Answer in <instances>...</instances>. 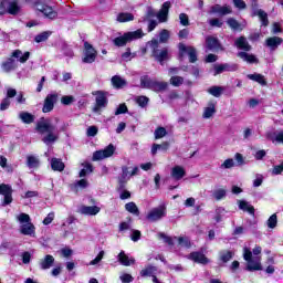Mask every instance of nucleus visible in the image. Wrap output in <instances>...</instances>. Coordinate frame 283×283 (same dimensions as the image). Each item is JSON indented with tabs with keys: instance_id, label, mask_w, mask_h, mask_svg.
I'll return each mask as SVG.
<instances>
[{
	"instance_id": "f257e3e1",
	"label": "nucleus",
	"mask_w": 283,
	"mask_h": 283,
	"mask_svg": "<svg viewBox=\"0 0 283 283\" xmlns=\"http://www.w3.org/2000/svg\"><path fill=\"white\" fill-rule=\"evenodd\" d=\"M35 129L43 136L42 143H44V145H53V143L59 140V127L52 124V118H40Z\"/></svg>"
},
{
	"instance_id": "f03ea898",
	"label": "nucleus",
	"mask_w": 283,
	"mask_h": 283,
	"mask_svg": "<svg viewBox=\"0 0 283 283\" xmlns=\"http://www.w3.org/2000/svg\"><path fill=\"white\" fill-rule=\"evenodd\" d=\"M136 39H143V30H136V31H132V32H126L123 35L115 38L113 40L114 45H116V48H125V45H127V43H132V41H136Z\"/></svg>"
},
{
	"instance_id": "7ed1b4c3",
	"label": "nucleus",
	"mask_w": 283,
	"mask_h": 283,
	"mask_svg": "<svg viewBox=\"0 0 283 283\" xmlns=\"http://www.w3.org/2000/svg\"><path fill=\"white\" fill-rule=\"evenodd\" d=\"M243 260L248 262L247 271H262V258H253V252L249 248L243 249Z\"/></svg>"
},
{
	"instance_id": "20e7f679",
	"label": "nucleus",
	"mask_w": 283,
	"mask_h": 283,
	"mask_svg": "<svg viewBox=\"0 0 283 283\" xmlns=\"http://www.w3.org/2000/svg\"><path fill=\"white\" fill-rule=\"evenodd\" d=\"M24 1L30 2L32 0H24ZM33 7L35 8V10H38V12H41L45 17V19H51V21H53L54 19H56V17H59V13L56 12V10H54V8L45 4L41 0H36L33 3Z\"/></svg>"
},
{
	"instance_id": "39448f33",
	"label": "nucleus",
	"mask_w": 283,
	"mask_h": 283,
	"mask_svg": "<svg viewBox=\"0 0 283 283\" xmlns=\"http://www.w3.org/2000/svg\"><path fill=\"white\" fill-rule=\"evenodd\" d=\"M149 45L156 61H158L160 65H165V61H169V50L167 48L158 50V40H151Z\"/></svg>"
},
{
	"instance_id": "423d86ee",
	"label": "nucleus",
	"mask_w": 283,
	"mask_h": 283,
	"mask_svg": "<svg viewBox=\"0 0 283 283\" xmlns=\"http://www.w3.org/2000/svg\"><path fill=\"white\" fill-rule=\"evenodd\" d=\"M156 17V11L151 8H147V12L144 17L140 18L139 22L145 23L148 21V32H154L156 30V27L158 25V21L153 20Z\"/></svg>"
},
{
	"instance_id": "0eeeda50",
	"label": "nucleus",
	"mask_w": 283,
	"mask_h": 283,
	"mask_svg": "<svg viewBox=\"0 0 283 283\" xmlns=\"http://www.w3.org/2000/svg\"><path fill=\"white\" fill-rule=\"evenodd\" d=\"M93 94L96 96L93 112L95 114H98L101 109H105V107H107V95L105 94V92H102V91H97Z\"/></svg>"
},
{
	"instance_id": "6e6552de",
	"label": "nucleus",
	"mask_w": 283,
	"mask_h": 283,
	"mask_svg": "<svg viewBox=\"0 0 283 283\" xmlns=\"http://www.w3.org/2000/svg\"><path fill=\"white\" fill-rule=\"evenodd\" d=\"M165 216H167V208H165V206H159L151 209L146 218L149 222H158V220H163Z\"/></svg>"
},
{
	"instance_id": "1a4fd4ad",
	"label": "nucleus",
	"mask_w": 283,
	"mask_h": 283,
	"mask_svg": "<svg viewBox=\"0 0 283 283\" xmlns=\"http://www.w3.org/2000/svg\"><path fill=\"white\" fill-rule=\"evenodd\" d=\"M96 56H98L96 49H94V46L88 42H84V56L82 59V62L94 63V61H96Z\"/></svg>"
},
{
	"instance_id": "9d476101",
	"label": "nucleus",
	"mask_w": 283,
	"mask_h": 283,
	"mask_svg": "<svg viewBox=\"0 0 283 283\" xmlns=\"http://www.w3.org/2000/svg\"><path fill=\"white\" fill-rule=\"evenodd\" d=\"M114 151H116V147H114V144H109L106 148L103 150H96L93 154V160H105V158H112L114 156Z\"/></svg>"
},
{
	"instance_id": "9b49d317",
	"label": "nucleus",
	"mask_w": 283,
	"mask_h": 283,
	"mask_svg": "<svg viewBox=\"0 0 283 283\" xmlns=\"http://www.w3.org/2000/svg\"><path fill=\"white\" fill-rule=\"evenodd\" d=\"M57 102H59V94L52 93L46 95V97L44 98L43 107H42L43 114H50V112L54 109V105H56Z\"/></svg>"
},
{
	"instance_id": "f8f14e48",
	"label": "nucleus",
	"mask_w": 283,
	"mask_h": 283,
	"mask_svg": "<svg viewBox=\"0 0 283 283\" xmlns=\"http://www.w3.org/2000/svg\"><path fill=\"white\" fill-rule=\"evenodd\" d=\"M251 6L253 9V17H259L262 25H269V14H266L264 10L258 9V0H252Z\"/></svg>"
},
{
	"instance_id": "ddd939ff",
	"label": "nucleus",
	"mask_w": 283,
	"mask_h": 283,
	"mask_svg": "<svg viewBox=\"0 0 283 283\" xmlns=\"http://www.w3.org/2000/svg\"><path fill=\"white\" fill-rule=\"evenodd\" d=\"M6 13L17 15L21 12L19 0H4Z\"/></svg>"
},
{
	"instance_id": "4468645a",
	"label": "nucleus",
	"mask_w": 283,
	"mask_h": 283,
	"mask_svg": "<svg viewBox=\"0 0 283 283\" xmlns=\"http://www.w3.org/2000/svg\"><path fill=\"white\" fill-rule=\"evenodd\" d=\"M179 52L182 53H187L189 56V62L190 63H196L198 61V53L196 51V48L193 46H187L184 43L179 44Z\"/></svg>"
},
{
	"instance_id": "2eb2a0df",
	"label": "nucleus",
	"mask_w": 283,
	"mask_h": 283,
	"mask_svg": "<svg viewBox=\"0 0 283 283\" xmlns=\"http://www.w3.org/2000/svg\"><path fill=\"white\" fill-rule=\"evenodd\" d=\"M17 67H19V63L12 56L1 63V70L6 74H10V72H14V70H17Z\"/></svg>"
},
{
	"instance_id": "dca6fc26",
	"label": "nucleus",
	"mask_w": 283,
	"mask_h": 283,
	"mask_svg": "<svg viewBox=\"0 0 283 283\" xmlns=\"http://www.w3.org/2000/svg\"><path fill=\"white\" fill-rule=\"evenodd\" d=\"M238 70V64H217L214 65V76H218V74H222V72H235Z\"/></svg>"
},
{
	"instance_id": "f3484780",
	"label": "nucleus",
	"mask_w": 283,
	"mask_h": 283,
	"mask_svg": "<svg viewBox=\"0 0 283 283\" xmlns=\"http://www.w3.org/2000/svg\"><path fill=\"white\" fill-rule=\"evenodd\" d=\"M169 8H171V2L166 1L164 2L159 12L156 13V17L160 23H165L167 21V17H169Z\"/></svg>"
},
{
	"instance_id": "a211bd4d",
	"label": "nucleus",
	"mask_w": 283,
	"mask_h": 283,
	"mask_svg": "<svg viewBox=\"0 0 283 283\" xmlns=\"http://www.w3.org/2000/svg\"><path fill=\"white\" fill-rule=\"evenodd\" d=\"M206 48L211 52H218V50H222L218 38H213L211 35L206 38Z\"/></svg>"
},
{
	"instance_id": "6ab92c4d",
	"label": "nucleus",
	"mask_w": 283,
	"mask_h": 283,
	"mask_svg": "<svg viewBox=\"0 0 283 283\" xmlns=\"http://www.w3.org/2000/svg\"><path fill=\"white\" fill-rule=\"evenodd\" d=\"M78 213L82 216H97V213H101V208L98 206H81Z\"/></svg>"
},
{
	"instance_id": "aec40b11",
	"label": "nucleus",
	"mask_w": 283,
	"mask_h": 283,
	"mask_svg": "<svg viewBox=\"0 0 283 283\" xmlns=\"http://www.w3.org/2000/svg\"><path fill=\"white\" fill-rule=\"evenodd\" d=\"M170 176L174 180H182L187 176V170L182 166H174L170 170Z\"/></svg>"
},
{
	"instance_id": "412c9836",
	"label": "nucleus",
	"mask_w": 283,
	"mask_h": 283,
	"mask_svg": "<svg viewBox=\"0 0 283 283\" xmlns=\"http://www.w3.org/2000/svg\"><path fill=\"white\" fill-rule=\"evenodd\" d=\"M11 57L17 59V63H28V60L30 59V51L23 53L21 50H14L11 53Z\"/></svg>"
},
{
	"instance_id": "4be33fe9",
	"label": "nucleus",
	"mask_w": 283,
	"mask_h": 283,
	"mask_svg": "<svg viewBox=\"0 0 283 283\" xmlns=\"http://www.w3.org/2000/svg\"><path fill=\"white\" fill-rule=\"evenodd\" d=\"M39 266L42 271H48V269H52L54 266V256L51 254H46L43 259L39 261Z\"/></svg>"
},
{
	"instance_id": "5701e85b",
	"label": "nucleus",
	"mask_w": 283,
	"mask_h": 283,
	"mask_svg": "<svg viewBox=\"0 0 283 283\" xmlns=\"http://www.w3.org/2000/svg\"><path fill=\"white\" fill-rule=\"evenodd\" d=\"M35 231L36 228L32 222L20 226V233H22V235H30L31 238H34V235H36Z\"/></svg>"
},
{
	"instance_id": "b1692460",
	"label": "nucleus",
	"mask_w": 283,
	"mask_h": 283,
	"mask_svg": "<svg viewBox=\"0 0 283 283\" xmlns=\"http://www.w3.org/2000/svg\"><path fill=\"white\" fill-rule=\"evenodd\" d=\"M188 259L197 262V264H209V259L201 252H191Z\"/></svg>"
},
{
	"instance_id": "393cba45",
	"label": "nucleus",
	"mask_w": 283,
	"mask_h": 283,
	"mask_svg": "<svg viewBox=\"0 0 283 283\" xmlns=\"http://www.w3.org/2000/svg\"><path fill=\"white\" fill-rule=\"evenodd\" d=\"M235 48L238 50H243V52H251V44H249V41L244 36H240L234 41Z\"/></svg>"
},
{
	"instance_id": "a878e982",
	"label": "nucleus",
	"mask_w": 283,
	"mask_h": 283,
	"mask_svg": "<svg viewBox=\"0 0 283 283\" xmlns=\"http://www.w3.org/2000/svg\"><path fill=\"white\" fill-rule=\"evenodd\" d=\"M117 260L123 266H132V264H136V259L129 258L127 254H125V251L119 252Z\"/></svg>"
},
{
	"instance_id": "bb28decb",
	"label": "nucleus",
	"mask_w": 283,
	"mask_h": 283,
	"mask_svg": "<svg viewBox=\"0 0 283 283\" xmlns=\"http://www.w3.org/2000/svg\"><path fill=\"white\" fill-rule=\"evenodd\" d=\"M111 82L115 90H123V87H127V80L123 78L119 75H114Z\"/></svg>"
},
{
	"instance_id": "cd10ccee",
	"label": "nucleus",
	"mask_w": 283,
	"mask_h": 283,
	"mask_svg": "<svg viewBox=\"0 0 283 283\" xmlns=\"http://www.w3.org/2000/svg\"><path fill=\"white\" fill-rule=\"evenodd\" d=\"M265 137L272 143L283 144V132H269Z\"/></svg>"
},
{
	"instance_id": "c85d7f7f",
	"label": "nucleus",
	"mask_w": 283,
	"mask_h": 283,
	"mask_svg": "<svg viewBox=\"0 0 283 283\" xmlns=\"http://www.w3.org/2000/svg\"><path fill=\"white\" fill-rule=\"evenodd\" d=\"M156 80L149 77V75H143L140 77V87L143 90H153Z\"/></svg>"
},
{
	"instance_id": "c756f323",
	"label": "nucleus",
	"mask_w": 283,
	"mask_h": 283,
	"mask_svg": "<svg viewBox=\"0 0 283 283\" xmlns=\"http://www.w3.org/2000/svg\"><path fill=\"white\" fill-rule=\"evenodd\" d=\"M212 14H231V7H222L220 4H216L213 7H211V11Z\"/></svg>"
},
{
	"instance_id": "7c9ffc66",
	"label": "nucleus",
	"mask_w": 283,
	"mask_h": 283,
	"mask_svg": "<svg viewBox=\"0 0 283 283\" xmlns=\"http://www.w3.org/2000/svg\"><path fill=\"white\" fill-rule=\"evenodd\" d=\"M40 165L41 160H39V157L34 155H29L27 157V166L29 167V169H39Z\"/></svg>"
},
{
	"instance_id": "2f4dec72",
	"label": "nucleus",
	"mask_w": 283,
	"mask_h": 283,
	"mask_svg": "<svg viewBox=\"0 0 283 283\" xmlns=\"http://www.w3.org/2000/svg\"><path fill=\"white\" fill-rule=\"evenodd\" d=\"M227 23L231 30H234V32H242V30L247 27V24H242L233 18L228 19Z\"/></svg>"
},
{
	"instance_id": "473e14b6",
	"label": "nucleus",
	"mask_w": 283,
	"mask_h": 283,
	"mask_svg": "<svg viewBox=\"0 0 283 283\" xmlns=\"http://www.w3.org/2000/svg\"><path fill=\"white\" fill-rule=\"evenodd\" d=\"M282 38L280 36H272L268 38L265 43L268 48H271V50H276L279 45H282Z\"/></svg>"
},
{
	"instance_id": "72a5a7b5",
	"label": "nucleus",
	"mask_w": 283,
	"mask_h": 283,
	"mask_svg": "<svg viewBox=\"0 0 283 283\" xmlns=\"http://www.w3.org/2000/svg\"><path fill=\"white\" fill-rule=\"evenodd\" d=\"M216 114V102H209L207 107L203 108V118H211Z\"/></svg>"
},
{
	"instance_id": "f704fd0d",
	"label": "nucleus",
	"mask_w": 283,
	"mask_h": 283,
	"mask_svg": "<svg viewBox=\"0 0 283 283\" xmlns=\"http://www.w3.org/2000/svg\"><path fill=\"white\" fill-rule=\"evenodd\" d=\"M19 118L24 123V125H32L34 123V115L28 112H20L19 113Z\"/></svg>"
},
{
	"instance_id": "c9c22d12",
	"label": "nucleus",
	"mask_w": 283,
	"mask_h": 283,
	"mask_svg": "<svg viewBox=\"0 0 283 283\" xmlns=\"http://www.w3.org/2000/svg\"><path fill=\"white\" fill-rule=\"evenodd\" d=\"M168 87H169V83L155 80L151 92H156V93L165 92V90H167Z\"/></svg>"
},
{
	"instance_id": "e433bc0d",
	"label": "nucleus",
	"mask_w": 283,
	"mask_h": 283,
	"mask_svg": "<svg viewBox=\"0 0 283 283\" xmlns=\"http://www.w3.org/2000/svg\"><path fill=\"white\" fill-rule=\"evenodd\" d=\"M239 59H242V61H245V63H259L258 57L253 54H249L247 52H239L238 53Z\"/></svg>"
},
{
	"instance_id": "4c0bfd02",
	"label": "nucleus",
	"mask_w": 283,
	"mask_h": 283,
	"mask_svg": "<svg viewBox=\"0 0 283 283\" xmlns=\"http://www.w3.org/2000/svg\"><path fill=\"white\" fill-rule=\"evenodd\" d=\"M51 169H53V171H63V169H65V164L59 158H52Z\"/></svg>"
},
{
	"instance_id": "58836bf2",
	"label": "nucleus",
	"mask_w": 283,
	"mask_h": 283,
	"mask_svg": "<svg viewBox=\"0 0 283 283\" xmlns=\"http://www.w3.org/2000/svg\"><path fill=\"white\" fill-rule=\"evenodd\" d=\"M239 209H241V211H248L250 216H255V208L244 200L239 201Z\"/></svg>"
},
{
	"instance_id": "ea45409f",
	"label": "nucleus",
	"mask_w": 283,
	"mask_h": 283,
	"mask_svg": "<svg viewBox=\"0 0 283 283\" xmlns=\"http://www.w3.org/2000/svg\"><path fill=\"white\" fill-rule=\"evenodd\" d=\"M219 260L227 264L230 260H233V251L231 250H223L219 252Z\"/></svg>"
},
{
	"instance_id": "a19ab883",
	"label": "nucleus",
	"mask_w": 283,
	"mask_h": 283,
	"mask_svg": "<svg viewBox=\"0 0 283 283\" xmlns=\"http://www.w3.org/2000/svg\"><path fill=\"white\" fill-rule=\"evenodd\" d=\"M224 93V87L222 86H211L208 88V94L211 96H214V98H220L222 94Z\"/></svg>"
},
{
	"instance_id": "79ce46f5",
	"label": "nucleus",
	"mask_w": 283,
	"mask_h": 283,
	"mask_svg": "<svg viewBox=\"0 0 283 283\" xmlns=\"http://www.w3.org/2000/svg\"><path fill=\"white\" fill-rule=\"evenodd\" d=\"M125 209L126 211H128V213H132L133 216H140V210L138 209V206H136V202L134 201L126 203Z\"/></svg>"
},
{
	"instance_id": "37998d69",
	"label": "nucleus",
	"mask_w": 283,
	"mask_h": 283,
	"mask_svg": "<svg viewBox=\"0 0 283 283\" xmlns=\"http://www.w3.org/2000/svg\"><path fill=\"white\" fill-rule=\"evenodd\" d=\"M116 21L118 23H127V21H134V15L129 12H122L117 15Z\"/></svg>"
},
{
	"instance_id": "c03bdc74",
	"label": "nucleus",
	"mask_w": 283,
	"mask_h": 283,
	"mask_svg": "<svg viewBox=\"0 0 283 283\" xmlns=\"http://www.w3.org/2000/svg\"><path fill=\"white\" fill-rule=\"evenodd\" d=\"M129 177H132V174H129V168L127 167H123L122 168V177L119 178V185L120 188L123 189V185H125V182H127V180H129Z\"/></svg>"
},
{
	"instance_id": "a18cd8bd",
	"label": "nucleus",
	"mask_w": 283,
	"mask_h": 283,
	"mask_svg": "<svg viewBox=\"0 0 283 283\" xmlns=\"http://www.w3.org/2000/svg\"><path fill=\"white\" fill-rule=\"evenodd\" d=\"M82 166H84V169L80 170V174H78L80 178H85V176L94 171V167L90 163H84L82 164Z\"/></svg>"
},
{
	"instance_id": "49530a36",
	"label": "nucleus",
	"mask_w": 283,
	"mask_h": 283,
	"mask_svg": "<svg viewBox=\"0 0 283 283\" xmlns=\"http://www.w3.org/2000/svg\"><path fill=\"white\" fill-rule=\"evenodd\" d=\"M248 78H250V81H255V83H259L260 85H266V80H264V75L262 74H249Z\"/></svg>"
},
{
	"instance_id": "de8ad7c7",
	"label": "nucleus",
	"mask_w": 283,
	"mask_h": 283,
	"mask_svg": "<svg viewBox=\"0 0 283 283\" xmlns=\"http://www.w3.org/2000/svg\"><path fill=\"white\" fill-rule=\"evenodd\" d=\"M169 83L170 85H172V87H180V85L185 83V77L179 75H174L170 77Z\"/></svg>"
},
{
	"instance_id": "09e8293b",
	"label": "nucleus",
	"mask_w": 283,
	"mask_h": 283,
	"mask_svg": "<svg viewBox=\"0 0 283 283\" xmlns=\"http://www.w3.org/2000/svg\"><path fill=\"white\" fill-rule=\"evenodd\" d=\"M158 149L167 151V149H169V143L165 142L164 144H154L151 147L153 156H156V154H158Z\"/></svg>"
},
{
	"instance_id": "8fccbe9b",
	"label": "nucleus",
	"mask_w": 283,
	"mask_h": 283,
	"mask_svg": "<svg viewBox=\"0 0 283 283\" xmlns=\"http://www.w3.org/2000/svg\"><path fill=\"white\" fill-rule=\"evenodd\" d=\"M50 34H52V32L44 31V32L35 35V38H34L35 43H43L44 41H48V39H50Z\"/></svg>"
},
{
	"instance_id": "3c124183",
	"label": "nucleus",
	"mask_w": 283,
	"mask_h": 283,
	"mask_svg": "<svg viewBox=\"0 0 283 283\" xmlns=\"http://www.w3.org/2000/svg\"><path fill=\"white\" fill-rule=\"evenodd\" d=\"M17 220H18V222H20L21 226L29 224V223L32 222L31 219H30V214L24 213V212L17 216Z\"/></svg>"
},
{
	"instance_id": "603ef678",
	"label": "nucleus",
	"mask_w": 283,
	"mask_h": 283,
	"mask_svg": "<svg viewBox=\"0 0 283 283\" xmlns=\"http://www.w3.org/2000/svg\"><path fill=\"white\" fill-rule=\"evenodd\" d=\"M87 185H88L87 179L77 180L73 185L74 191H78V189H86Z\"/></svg>"
},
{
	"instance_id": "864d4df0",
	"label": "nucleus",
	"mask_w": 283,
	"mask_h": 283,
	"mask_svg": "<svg viewBox=\"0 0 283 283\" xmlns=\"http://www.w3.org/2000/svg\"><path fill=\"white\" fill-rule=\"evenodd\" d=\"M157 235L159 240H164L166 244H169V247H174V239H171V237L165 234V232H159Z\"/></svg>"
},
{
	"instance_id": "5fc2aeb1",
	"label": "nucleus",
	"mask_w": 283,
	"mask_h": 283,
	"mask_svg": "<svg viewBox=\"0 0 283 283\" xmlns=\"http://www.w3.org/2000/svg\"><path fill=\"white\" fill-rule=\"evenodd\" d=\"M136 103L139 105V107H147V105H149V97L145 95L138 96L136 98Z\"/></svg>"
},
{
	"instance_id": "6e6d98bb",
	"label": "nucleus",
	"mask_w": 283,
	"mask_h": 283,
	"mask_svg": "<svg viewBox=\"0 0 283 283\" xmlns=\"http://www.w3.org/2000/svg\"><path fill=\"white\" fill-rule=\"evenodd\" d=\"M175 240H178L179 244L181 247H186V249H189L191 247V241H189V238L187 237H175Z\"/></svg>"
},
{
	"instance_id": "4d7b16f0",
	"label": "nucleus",
	"mask_w": 283,
	"mask_h": 283,
	"mask_svg": "<svg viewBox=\"0 0 283 283\" xmlns=\"http://www.w3.org/2000/svg\"><path fill=\"white\" fill-rule=\"evenodd\" d=\"M167 136V129L165 127H158L155 130V139L158 140L160 138H165Z\"/></svg>"
},
{
	"instance_id": "13d9d810",
	"label": "nucleus",
	"mask_w": 283,
	"mask_h": 283,
	"mask_svg": "<svg viewBox=\"0 0 283 283\" xmlns=\"http://www.w3.org/2000/svg\"><path fill=\"white\" fill-rule=\"evenodd\" d=\"M167 41H169V31L164 29L159 33V43H167Z\"/></svg>"
},
{
	"instance_id": "bf43d9fd",
	"label": "nucleus",
	"mask_w": 283,
	"mask_h": 283,
	"mask_svg": "<svg viewBox=\"0 0 283 283\" xmlns=\"http://www.w3.org/2000/svg\"><path fill=\"white\" fill-rule=\"evenodd\" d=\"M268 227L269 229H275V227H277V214H272L268 219Z\"/></svg>"
},
{
	"instance_id": "052dcab7",
	"label": "nucleus",
	"mask_w": 283,
	"mask_h": 283,
	"mask_svg": "<svg viewBox=\"0 0 283 283\" xmlns=\"http://www.w3.org/2000/svg\"><path fill=\"white\" fill-rule=\"evenodd\" d=\"M8 193H12V187L6 184H0V195L6 196Z\"/></svg>"
},
{
	"instance_id": "680f3d73",
	"label": "nucleus",
	"mask_w": 283,
	"mask_h": 283,
	"mask_svg": "<svg viewBox=\"0 0 283 283\" xmlns=\"http://www.w3.org/2000/svg\"><path fill=\"white\" fill-rule=\"evenodd\" d=\"M96 134H98V127L96 126H90L86 129V136H88V138H94V136H96Z\"/></svg>"
},
{
	"instance_id": "e2e57ef3",
	"label": "nucleus",
	"mask_w": 283,
	"mask_h": 283,
	"mask_svg": "<svg viewBox=\"0 0 283 283\" xmlns=\"http://www.w3.org/2000/svg\"><path fill=\"white\" fill-rule=\"evenodd\" d=\"M62 105H72L74 103V96L72 95H64L61 98Z\"/></svg>"
},
{
	"instance_id": "0e129e2a",
	"label": "nucleus",
	"mask_w": 283,
	"mask_h": 283,
	"mask_svg": "<svg viewBox=\"0 0 283 283\" xmlns=\"http://www.w3.org/2000/svg\"><path fill=\"white\" fill-rule=\"evenodd\" d=\"M232 167H235V161L233 159H226L223 164L221 165V169H231Z\"/></svg>"
},
{
	"instance_id": "69168bd1",
	"label": "nucleus",
	"mask_w": 283,
	"mask_h": 283,
	"mask_svg": "<svg viewBox=\"0 0 283 283\" xmlns=\"http://www.w3.org/2000/svg\"><path fill=\"white\" fill-rule=\"evenodd\" d=\"M127 105L126 104H119L117 109L115 111V116H120V114H127Z\"/></svg>"
},
{
	"instance_id": "338daca9",
	"label": "nucleus",
	"mask_w": 283,
	"mask_h": 283,
	"mask_svg": "<svg viewBox=\"0 0 283 283\" xmlns=\"http://www.w3.org/2000/svg\"><path fill=\"white\" fill-rule=\"evenodd\" d=\"M179 20L181 25H185V27L189 25V15H187L186 13H180Z\"/></svg>"
},
{
	"instance_id": "774afa93",
	"label": "nucleus",
	"mask_w": 283,
	"mask_h": 283,
	"mask_svg": "<svg viewBox=\"0 0 283 283\" xmlns=\"http://www.w3.org/2000/svg\"><path fill=\"white\" fill-rule=\"evenodd\" d=\"M282 171H283V161L280 165L274 166L272 169L273 176H280Z\"/></svg>"
}]
</instances>
